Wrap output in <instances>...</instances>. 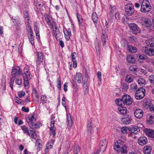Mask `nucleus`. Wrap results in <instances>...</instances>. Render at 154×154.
Here are the masks:
<instances>
[{
  "mask_svg": "<svg viewBox=\"0 0 154 154\" xmlns=\"http://www.w3.org/2000/svg\"><path fill=\"white\" fill-rule=\"evenodd\" d=\"M133 78L131 75H127L125 78V81L128 82H131L133 81Z\"/></svg>",
  "mask_w": 154,
  "mask_h": 154,
  "instance_id": "nucleus-35",
  "label": "nucleus"
},
{
  "mask_svg": "<svg viewBox=\"0 0 154 154\" xmlns=\"http://www.w3.org/2000/svg\"><path fill=\"white\" fill-rule=\"evenodd\" d=\"M120 106L118 108L119 111L122 114H126L127 112V109L126 108L122 107V106Z\"/></svg>",
  "mask_w": 154,
  "mask_h": 154,
  "instance_id": "nucleus-31",
  "label": "nucleus"
},
{
  "mask_svg": "<svg viewBox=\"0 0 154 154\" xmlns=\"http://www.w3.org/2000/svg\"><path fill=\"white\" fill-rule=\"evenodd\" d=\"M122 149H120L119 150V151L118 152H121L122 153H126L127 152V150L126 149V147H124L123 146V147H122Z\"/></svg>",
  "mask_w": 154,
  "mask_h": 154,
  "instance_id": "nucleus-50",
  "label": "nucleus"
},
{
  "mask_svg": "<svg viewBox=\"0 0 154 154\" xmlns=\"http://www.w3.org/2000/svg\"><path fill=\"white\" fill-rule=\"evenodd\" d=\"M16 102L18 104H23L24 103V101L19 98L17 97Z\"/></svg>",
  "mask_w": 154,
  "mask_h": 154,
  "instance_id": "nucleus-48",
  "label": "nucleus"
},
{
  "mask_svg": "<svg viewBox=\"0 0 154 154\" xmlns=\"http://www.w3.org/2000/svg\"><path fill=\"white\" fill-rule=\"evenodd\" d=\"M2 89L3 90V91H5L6 89V85L5 83V82L3 84H2Z\"/></svg>",
  "mask_w": 154,
  "mask_h": 154,
  "instance_id": "nucleus-62",
  "label": "nucleus"
},
{
  "mask_svg": "<svg viewBox=\"0 0 154 154\" xmlns=\"http://www.w3.org/2000/svg\"><path fill=\"white\" fill-rule=\"evenodd\" d=\"M23 76L24 80V87L27 89L29 87V80L31 79L32 75L30 72H26V73L23 74Z\"/></svg>",
  "mask_w": 154,
  "mask_h": 154,
  "instance_id": "nucleus-5",
  "label": "nucleus"
},
{
  "mask_svg": "<svg viewBox=\"0 0 154 154\" xmlns=\"http://www.w3.org/2000/svg\"><path fill=\"white\" fill-rule=\"evenodd\" d=\"M145 90L143 87L138 88L136 91L135 94V98L137 100L143 99L145 96Z\"/></svg>",
  "mask_w": 154,
  "mask_h": 154,
  "instance_id": "nucleus-4",
  "label": "nucleus"
},
{
  "mask_svg": "<svg viewBox=\"0 0 154 154\" xmlns=\"http://www.w3.org/2000/svg\"><path fill=\"white\" fill-rule=\"evenodd\" d=\"M135 116L138 119L141 118L143 115V111L140 109H136L134 112Z\"/></svg>",
  "mask_w": 154,
  "mask_h": 154,
  "instance_id": "nucleus-13",
  "label": "nucleus"
},
{
  "mask_svg": "<svg viewBox=\"0 0 154 154\" xmlns=\"http://www.w3.org/2000/svg\"><path fill=\"white\" fill-rule=\"evenodd\" d=\"M16 83L18 85H21L22 83V80L21 79H16L15 81Z\"/></svg>",
  "mask_w": 154,
  "mask_h": 154,
  "instance_id": "nucleus-53",
  "label": "nucleus"
},
{
  "mask_svg": "<svg viewBox=\"0 0 154 154\" xmlns=\"http://www.w3.org/2000/svg\"><path fill=\"white\" fill-rule=\"evenodd\" d=\"M45 18L46 20L47 23L48 25H50L51 24V22L53 20L52 17L50 16L48 14H45Z\"/></svg>",
  "mask_w": 154,
  "mask_h": 154,
  "instance_id": "nucleus-23",
  "label": "nucleus"
},
{
  "mask_svg": "<svg viewBox=\"0 0 154 154\" xmlns=\"http://www.w3.org/2000/svg\"><path fill=\"white\" fill-rule=\"evenodd\" d=\"M75 79L78 82L80 83L83 80V78L82 77V74L80 73H78L75 76Z\"/></svg>",
  "mask_w": 154,
  "mask_h": 154,
  "instance_id": "nucleus-21",
  "label": "nucleus"
},
{
  "mask_svg": "<svg viewBox=\"0 0 154 154\" xmlns=\"http://www.w3.org/2000/svg\"><path fill=\"white\" fill-rule=\"evenodd\" d=\"M80 148L79 145L77 144H75L73 154H78V153L79 152Z\"/></svg>",
  "mask_w": 154,
  "mask_h": 154,
  "instance_id": "nucleus-38",
  "label": "nucleus"
},
{
  "mask_svg": "<svg viewBox=\"0 0 154 154\" xmlns=\"http://www.w3.org/2000/svg\"><path fill=\"white\" fill-rule=\"evenodd\" d=\"M92 19L94 23H97V21L98 17L97 14L95 12H94L92 14Z\"/></svg>",
  "mask_w": 154,
  "mask_h": 154,
  "instance_id": "nucleus-33",
  "label": "nucleus"
},
{
  "mask_svg": "<svg viewBox=\"0 0 154 154\" xmlns=\"http://www.w3.org/2000/svg\"><path fill=\"white\" fill-rule=\"evenodd\" d=\"M144 52L146 54L149 56L154 55V49L150 48L149 49L147 47H145Z\"/></svg>",
  "mask_w": 154,
  "mask_h": 154,
  "instance_id": "nucleus-19",
  "label": "nucleus"
},
{
  "mask_svg": "<svg viewBox=\"0 0 154 154\" xmlns=\"http://www.w3.org/2000/svg\"><path fill=\"white\" fill-rule=\"evenodd\" d=\"M116 103L119 106L123 105H130L132 103V99L131 96L128 95H124L122 99L116 100Z\"/></svg>",
  "mask_w": 154,
  "mask_h": 154,
  "instance_id": "nucleus-1",
  "label": "nucleus"
},
{
  "mask_svg": "<svg viewBox=\"0 0 154 154\" xmlns=\"http://www.w3.org/2000/svg\"><path fill=\"white\" fill-rule=\"evenodd\" d=\"M21 74L20 68L18 66H14L12 70V75H19Z\"/></svg>",
  "mask_w": 154,
  "mask_h": 154,
  "instance_id": "nucleus-15",
  "label": "nucleus"
},
{
  "mask_svg": "<svg viewBox=\"0 0 154 154\" xmlns=\"http://www.w3.org/2000/svg\"><path fill=\"white\" fill-rule=\"evenodd\" d=\"M115 17L116 19L118 20L120 18L119 14V13H115Z\"/></svg>",
  "mask_w": 154,
  "mask_h": 154,
  "instance_id": "nucleus-63",
  "label": "nucleus"
},
{
  "mask_svg": "<svg viewBox=\"0 0 154 154\" xmlns=\"http://www.w3.org/2000/svg\"><path fill=\"white\" fill-rule=\"evenodd\" d=\"M144 131L148 137L152 138H154V131L153 130L146 128L144 129Z\"/></svg>",
  "mask_w": 154,
  "mask_h": 154,
  "instance_id": "nucleus-16",
  "label": "nucleus"
},
{
  "mask_svg": "<svg viewBox=\"0 0 154 154\" xmlns=\"http://www.w3.org/2000/svg\"><path fill=\"white\" fill-rule=\"evenodd\" d=\"M28 135L34 139H35L36 137V133L34 130H30V132L29 133V134Z\"/></svg>",
  "mask_w": 154,
  "mask_h": 154,
  "instance_id": "nucleus-32",
  "label": "nucleus"
},
{
  "mask_svg": "<svg viewBox=\"0 0 154 154\" xmlns=\"http://www.w3.org/2000/svg\"><path fill=\"white\" fill-rule=\"evenodd\" d=\"M91 124V121H88V124L87 125V132L88 134L91 133V131L92 130V127Z\"/></svg>",
  "mask_w": 154,
  "mask_h": 154,
  "instance_id": "nucleus-25",
  "label": "nucleus"
},
{
  "mask_svg": "<svg viewBox=\"0 0 154 154\" xmlns=\"http://www.w3.org/2000/svg\"><path fill=\"white\" fill-rule=\"evenodd\" d=\"M154 115L149 116V117L147 120L148 122L150 124H152L154 122Z\"/></svg>",
  "mask_w": 154,
  "mask_h": 154,
  "instance_id": "nucleus-40",
  "label": "nucleus"
},
{
  "mask_svg": "<svg viewBox=\"0 0 154 154\" xmlns=\"http://www.w3.org/2000/svg\"><path fill=\"white\" fill-rule=\"evenodd\" d=\"M132 118V116L128 115H125L121 119V121L123 124L127 125L131 123Z\"/></svg>",
  "mask_w": 154,
  "mask_h": 154,
  "instance_id": "nucleus-7",
  "label": "nucleus"
},
{
  "mask_svg": "<svg viewBox=\"0 0 154 154\" xmlns=\"http://www.w3.org/2000/svg\"><path fill=\"white\" fill-rule=\"evenodd\" d=\"M147 142V139L145 137H140L138 139V143L140 145H143Z\"/></svg>",
  "mask_w": 154,
  "mask_h": 154,
  "instance_id": "nucleus-14",
  "label": "nucleus"
},
{
  "mask_svg": "<svg viewBox=\"0 0 154 154\" xmlns=\"http://www.w3.org/2000/svg\"><path fill=\"white\" fill-rule=\"evenodd\" d=\"M50 25H51L52 28L54 29V28L55 29V27H57L56 26V23L53 20L51 22V24Z\"/></svg>",
  "mask_w": 154,
  "mask_h": 154,
  "instance_id": "nucleus-56",
  "label": "nucleus"
},
{
  "mask_svg": "<svg viewBox=\"0 0 154 154\" xmlns=\"http://www.w3.org/2000/svg\"><path fill=\"white\" fill-rule=\"evenodd\" d=\"M77 17L79 23H82L83 22V19H81L80 18V15L78 13H77Z\"/></svg>",
  "mask_w": 154,
  "mask_h": 154,
  "instance_id": "nucleus-51",
  "label": "nucleus"
},
{
  "mask_svg": "<svg viewBox=\"0 0 154 154\" xmlns=\"http://www.w3.org/2000/svg\"><path fill=\"white\" fill-rule=\"evenodd\" d=\"M21 128L24 134L27 133V134H29V130L27 127L25 125H23L21 127Z\"/></svg>",
  "mask_w": 154,
  "mask_h": 154,
  "instance_id": "nucleus-36",
  "label": "nucleus"
},
{
  "mask_svg": "<svg viewBox=\"0 0 154 154\" xmlns=\"http://www.w3.org/2000/svg\"><path fill=\"white\" fill-rule=\"evenodd\" d=\"M149 80L150 83L154 85V75H151L149 77Z\"/></svg>",
  "mask_w": 154,
  "mask_h": 154,
  "instance_id": "nucleus-46",
  "label": "nucleus"
},
{
  "mask_svg": "<svg viewBox=\"0 0 154 154\" xmlns=\"http://www.w3.org/2000/svg\"><path fill=\"white\" fill-rule=\"evenodd\" d=\"M57 87L59 90H60L61 87V83L60 78L57 79Z\"/></svg>",
  "mask_w": 154,
  "mask_h": 154,
  "instance_id": "nucleus-44",
  "label": "nucleus"
},
{
  "mask_svg": "<svg viewBox=\"0 0 154 154\" xmlns=\"http://www.w3.org/2000/svg\"><path fill=\"white\" fill-rule=\"evenodd\" d=\"M147 45L150 47H154V39L149 38L147 39L146 41Z\"/></svg>",
  "mask_w": 154,
  "mask_h": 154,
  "instance_id": "nucleus-27",
  "label": "nucleus"
},
{
  "mask_svg": "<svg viewBox=\"0 0 154 154\" xmlns=\"http://www.w3.org/2000/svg\"><path fill=\"white\" fill-rule=\"evenodd\" d=\"M125 9L127 14L131 16L134 14V7L132 4H128L125 6Z\"/></svg>",
  "mask_w": 154,
  "mask_h": 154,
  "instance_id": "nucleus-6",
  "label": "nucleus"
},
{
  "mask_svg": "<svg viewBox=\"0 0 154 154\" xmlns=\"http://www.w3.org/2000/svg\"><path fill=\"white\" fill-rule=\"evenodd\" d=\"M22 110L24 112H29V109L28 107L26 108L25 106H23L22 108Z\"/></svg>",
  "mask_w": 154,
  "mask_h": 154,
  "instance_id": "nucleus-57",
  "label": "nucleus"
},
{
  "mask_svg": "<svg viewBox=\"0 0 154 154\" xmlns=\"http://www.w3.org/2000/svg\"><path fill=\"white\" fill-rule=\"evenodd\" d=\"M141 4L140 11L143 13H147L150 11L151 6L148 0H139Z\"/></svg>",
  "mask_w": 154,
  "mask_h": 154,
  "instance_id": "nucleus-2",
  "label": "nucleus"
},
{
  "mask_svg": "<svg viewBox=\"0 0 154 154\" xmlns=\"http://www.w3.org/2000/svg\"><path fill=\"white\" fill-rule=\"evenodd\" d=\"M128 50L129 52L132 53H135L137 51V49L136 47L130 45L128 46Z\"/></svg>",
  "mask_w": 154,
  "mask_h": 154,
  "instance_id": "nucleus-29",
  "label": "nucleus"
},
{
  "mask_svg": "<svg viewBox=\"0 0 154 154\" xmlns=\"http://www.w3.org/2000/svg\"><path fill=\"white\" fill-rule=\"evenodd\" d=\"M34 30L35 31L39 32V27L37 25H35L34 26Z\"/></svg>",
  "mask_w": 154,
  "mask_h": 154,
  "instance_id": "nucleus-64",
  "label": "nucleus"
},
{
  "mask_svg": "<svg viewBox=\"0 0 154 154\" xmlns=\"http://www.w3.org/2000/svg\"><path fill=\"white\" fill-rule=\"evenodd\" d=\"M123 146V142L121 140H119L115 143L114 149L118 152L120 149H122Z\"/></svg>",
  "mask_w": 154,
  "mask_h": 154,
  "instance_id": "nucleus-10",
  "label": "nucleus"
},
{
  "mask_svg": "<svg viewBox=\"0 0 154 154\" xmlns=\"http://www.w3.org/2000/svg\"><path fill=\"white\" fill-rule=\"evenodd\" d=\"M38 140H40L38 139L37 140V142L35 145V147H37V149L39 150L40 148H41L42 145L40 143L37 141V140L38 141Z\"/></svg>",
  "mask_w": 154,
  "mask_h": 154,
  "instance_id": "nucleus-49",
  "label": "nucleus"
},
{
  "mask_svg": "<svg viewBox=\"0 0 154 154\" xmlns=\"http://www.w3.org/2000/svg\"><path fill=\"white\" fill-rule=\"evenodd\" d=\"M131 88L134 89H136L137 88V85L135 84H132L130 85Z\"/></svg>",
  "mask_w": 154,
  "mask_h": 154,
  "instance_id": "nucleus-54",
  "label": "nucleus"
},
{
  "mask_svg": "<svg viewBox=\"0 0 154 154\" xmlns=\"http://www.w3.org/2000/svg\"><path fill=\"white\" fill-rule=\"evenodd\" d=\"M41 100L43 104L46 103L47 101L46 97L45 95H42L41 96Z\"/></svg>",
  "mask_w": 154,
  "mask_h": 154,
  "instance_id": "nucleus-42",
  "label": "nucleus"
},
{
  "mask_svg": "<svg viewBox=\"0 0 154 154\" xmlns=\"http://www.w3.org/2000/svg\"><path fill=\"white\" fill-rule=\"evenodd\" d=\"M103 142H104L103 144H101L100 146L99 150L103 153L105 150L106 147L107 145V141L106 139H104L103 141Z\"/></svg>",
  "mask_w": 154,
  "mask_h": 154,
  "instance_id": "nucleus-24",
  "label": "nucleus"
},
{
  "mask_svg": "<svg viewBox=\"0 0 154 154\" xmlns=\"http://www.w3.org/2000/svg\"><path fill=\"white\" fill-rule=\"evenodd\" d=\"M24 16L25 18V20L29 23V14L27 11H25L23 13Z\"/></svg>",
  "mask_w": 154,
  "mask_h": 154,
  "instance_id": "nucleus-37",
  "label": "nucleus"
},
{
  "mask_svg": "<svg viewBox=\"0 0 154 154\" xmlns=\"http://www.w3.org/2000/svg\"><path fill=\"white\" fill-rule=\"evenodd\" d=\"M97 76L100 82L101 81V72L99 71L97 73Z\"/></svg>",
  "mask_w": 154,
  "mask_h": 154,
  "instance_id": "nucleus-58",
  "label": "nucleus"
},
{
  "mask_svg": "<svg viewBox=\"0 0 154 154\" xmlns=\"http://www.w3.org/2000/svg\"><path fill=\"white\" fill-rule=\"evenodd\" d=\"M144 103L145 105L147 107H149L152 106V103L150 102L149 100H146Z\"/></svg>",
  "mask_w": 154,
  "mask_h": 154,
  "instance_id": "nucleus-41",
  "label": "nucleus"
},
{
  "mask_svg": "<svg viewBox=\"0 0 154 154\" xmlns=\"http://www.w3.org/2000/svg\"><path fill=\"white\" fill-rule=\"evenodd\" d=\"M129 26L134 33L135 34L139 33L140 32L139 28L134 23H130L129 25Z\"/></svg>",
  "mask_w": 154,
  "mask_h": 154,
  "instance_id": "nucleus-9",
  "label": "nucleus"
},
{
  "mask_svg": "<svg viewBox=\"0 0 154 154\" xmlns=\"http://www.w3.org/2000/svg\"><path fill=\"white\" fill-rule=\"evenodd\" d=\"M141 19L143 24L147 27H150L152 25V23L150 20L147 18L142 17Z\"/></svg>",
  "mask_w": 154,
  "mask_h": 154,
  "instance_id": "nucleus-11",
  "label": "nucleus"
},
{
  "mask_svg": "<svg viewBox=\"0 0 154 154\" xmlns=\"http://www.w3.org/2000/svg\"><path fill=\"white\" fill-rule=\"evenodd\" d=\"M25 92L23 91H21L20 93L18 94V96L19 97L21 98L25 95Z\"/></svg>",
  "mask_w": 154,
  "mask_h": 154,
  "instance_id": "nucleus-60",
  "label": "nucleus"
},
{
  "mask_svg": "<svg viewBox=\"0 0 154 154\" xmlns=\"http://www.w3.org/2000/svg\"><path fill=\"white\" fill-rule=\"evenodd\" d=\"M127 60L130 63H133L135 62V59L132 56L128 55L127 56Z\"/></svg>",
  "mask_w": 154,
  "mask_h": 154,
  "instance_id": "nucleus-30",
  "label": "nucleus"
},
{
  "mask_svg": "<svg viewBox=\"0 0 154 154\" xmlns=\"http://www.w3.org/2000/svg\"><path fill=\"white\" fill-rule=\"evenodd\" d=\"M138 69L137 66L135 65L131 66L129 68V71L133 74L136 73Z\"/></svg>",
  "mask_w": 154,
  "mask_h": 154,
  "instance_id": "nucleus-26",
  "label": "nucleus"
},
{
  "mask_svg": "<svg viewBox=\"0 0 154 154\" xmlns=\"http://www.w3.org/2000/svg\"><path fill=\"white\" fill-rule=\"evenodd\" d=\"M122 133L125 134L130 131V128L127 127H124L121 128V130Z\"/></svg>",
  "mask_w": 154,
  "mask_h": 154,
  "instance_id": "nucleus-34",
  "label": "nucleus"
},
{
  "mask_svg": "<svg viewBox=\"0 0 154 154\" xmlns=\"http://www.w3.org/2000/svg\"><path fill=\"white\" fill-rule=\"evenodd\" d=\"M137 82L140 85H143L146 83L145 80L144 79L141 78H139L138 79Z\"/></svg>",
  "mask_w": 154,
  "mask_h": 154,
  "instance_id": "nucleus-43",
  "label": "nucleus"
},
{
  "mask_svg": "<svg viewBox=\"0 0 154 154\" xmlns=\"http://www.w3.org/2000/svg\"><path fill=\"white\" fill-rule=\"evenodd\" d=\"M75 55H76V53L75 52L73 53L71 55L72 57V61H76L75 60L76 57L75 56Z\"/></svg>",
  "mask_w": 154,
  "mask_h": 154,
  "instance_id": "nucleus-61",
  "label": "nucleus"
},
{
  "mask_svg": "<svg viewBox=\"0 0 154 154\" xmlns=\"http://www.w3.org/2000/svg\"><path fill=\"white\" fill-rule=\"evenodd\" d=\"M32 94L33 95L35 96L36 98H38L39 97L38 95V94L37 92L36 89L33 88L32 89Z\"/></svg>",
  "mask_w": 154,
  "mask_h": 154,
  "instance_id": "nucleus-45",
  "label": "nucleus"
},
{
  "mask_svg": "<svg viewBox=\"0 0 154 154\" xmlns=\"http://www.w3.org/2000/svg\"><path fill=\"white\" fill-rule=\"evenodd\" d=\"M37 59L36 61L37 66H39L42 63L44 57L43 54L41 52H38L37 54Z\"/></svg>",
  "mask_w": 154,
  "mask_h": 154,
  "instance_id": "nucleus-8",
  "label": "nucleus"
},
{
  "mask_svg": "<svg viewBox=\"0 0 154 154\" xmlns=\"http://www.w3.org/2000/svg\"><path fill=\"white\" fill-rule=\"evenodd\" d=\"M152 147L149 146H146L143 148V152L144 154H150Z\"/></svg>",
  "mask_w": 154,
  "mask_h": 154,
  "instance_id": "nucleus-20",
  "label": "nucleus"
},
{
  "mask_svg": "<svg viewBox=\"0 0 154 154\" xmlns=\"http://www.w3.org/2000/svg\"><path fill=\"white\" fill-rule=\"evenodd\" d=\"M140 131V128L138 127L134 126L130 128V132L131 135H134L138 134Z\"/></svg>",
  "mask_w": 154,
  "mask_h": 154,
  "instance_id": "nucleus-12",
  "label": "nucleus"
},
{
  "mask_svg": "<svg viewBox=\"0 0 154 154\" xmlns=\"http://www.w3.org/2000/svg\"><path fill=\"white\" fill-rule=\"evenodd\" d=\"M53 31L55 35H57V34H58V32H60L59 30L58 29V28L57 27H55V29L53 30Z\"/></svg>",
  "mask_w": 154,
  "mask_h": 154,
  "instance_id": "nucleus-59",
  "label": "nucleus"
},
{
  "mask_svg": "<svg viewBox=\"0 0 154 154\" xmlns=\"http://www.w3.org/2000/svg\"><path fill=\"white\" fill-rule=\"evenodd\" d=\"M27 32L28 33H32L33 32L31 26L28 25L26 26Z\"/></svg>",
  "mask_w": 154,
  "mask_h": 154,
  "instance_id": "nucleus-47",
  "label": "nucleus"
},
{
  "mask_svg": "<svg viewBox=\"0 0 154 154\" xmlns=\"http://www.w3.org/2000/svg\"><path fill=\"white\" fill-rule=\"evenodd\" d=\"M63 32L66 38L69 40L70 39V36L71 34V30L70 29H68L67 30L66 29H63Z\"/></svg>",
  "mask_w": 154,
  "mask_h": 154,
  "instance_id": "nucleus-17",
  "label": "nucleus"
},
{
  "mask_svg": "<svg viewBox=\"0 0 154 154\" xmlns=\"http://www.w3.org/2000/svg\"><path fill=\"white\" fill-rule=\"evenodd\" d=\"M88 80L87 79L86 80H84L83 83V86L85 89L88 88V87L87 85V82Z\"/></svg>",
  "mask_w": 154,
  "mask_h": 154,
  "instance_id": "nucleus-52",
  "label": "nucleus"
},
{
  "mask_svg": "<svg viewBox=\"0 0 154 154\" xmlns=\"http://www.w3.org/2000/svg\"><path fill=\"white\" fill-rule=\"evenodd\" d=\"M29 41L32 45H34V38L33 37H28Z\"/></svg>",
  "mask_w": 154,
  "mask_h": 154,
  "instance_id": "nucleus-55",
  "label": "nucleus"
},
{
  "mask_svg": "<svg viewBox=\"0 0 154 154\" xmlns=\"http://www.w3.org/2000/svg\"><path fill=\"white\" fill-rule=\"evenodd\" d=\"M35 114H33L31 116H28L26 118V121L29 126L32 128H37L38 127L39 123L35 122L36 121V119L35 118Z\"/></svg>",
  "mask_w": 154,
  "mask_h": 154,
  "instance_id": "nucleus-3",
  "label": "nucleus"
},
{
  "mask_svg": "<svg viewBox=\"0 0 154 154\" xmlns=\"http://www.w3.org/2000/svg\"><path fill=\"white\" fill-rule=\"evenodd\" d=\"M53 146V145L49 143H47L46 144V147L45 148V151L46 153L48 152L49 149H51Z\"/></svg>",
  "mask_w": 154,
  "mask_h": 154,
  "instance_id": "nucleus-39",
  "label": "nucleus"
},
{
  "mask_svg": "<svg viewBox=\"0 0 154 154\" xmlns=\"http://www.w3.org/2000/svg\"><path fill=\"white\" fill-rule=\"evenodd\" d=\"M102 41L103 42V46H104L105 45L106 42L108 40V38L107 34L104 32H103V34L101 36Z\"/></svg>",
  "mask_w": 154,
  "mask_h": 154,
  "instance_id": "nucleus-22",
  "label": "nucleus"
},
{
  "mask_svg": "<svg viewBox=\"0 0 154 154\" xmlns=\"http://www.w3.org/2000/svg\"><path fill=\"white\" fill-rule=\"evenodd\" d=\"M67 122L68 128H70L72 125V122L70 114H67Z\"/></svg>",
  "mask_w": 154,
  "mask_h": 154,
  "instance_id": "nucleus-18",
  "label": "nucleus"
},
{
  "mask_svg": "<svg viewBox=\"0 0 154 154\" xmlns=\"http://www.w3.org/2000/svg\"><path fill=\"white\" fill-rule=\"evenodd\" d=\"M54 126L53 125H51V127L50 128V134L51 136H52V137H54L56 134V133L55 132V128L54 127Z\"/></svg>",
  "mask_w": 154,
  "mask_h": 154,
  "instance_id": "nucleus-28",
  "label": "nucleus"
}]
</instances>
